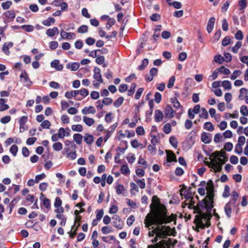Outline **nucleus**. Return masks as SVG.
Masks as SVG:
<instances>
[{"label":"nucleus","mask_w":248,"mask_h":248,"mask_svg":"<svg viewBox=\"0 0 248 248\" xmlns=\"http://www.w3.org/2000/svg\"><path fill=\"white\" fill-rule=\"evenodd\" d=\"M167 209L165 205L160 204L154 212L153 216L148 214L144 220L145 227L149 228L152 225H161L171 222L176 219L175 216L172 214L167 215Z\"/></svg>","instance_id":"nucleus-1"},{"label":"nucleus","mask_w":248,"mask_h":248,"mask_svg":"<svg viewBox=\"0 0 248 248\" xmlns=\"http://www.w3.org/2000/svg\"><path fill=\"white\" fill-rule=\"evenodd\" d=\"M210 217L206 213H202L201 216H196L194 223L196 226L202 229L209 227L210 226Z\"/></svg>","instance_id":"nucleus-2"},{"label":"nucleus","mask_w":248,"mask_h":248,"mask_svg":"<svg viewBox=\"0 0 248 248\" xmlns=\"http://www.w3.org/2000/svg\"><path fill=\"white\" fill-rule=\"evenodd\" d=\"M158 241L157 237L156 236L152 240V243H155L154 245H151L148 246V248H170V244L169 242L162 240L157 243Z\"/></svg>","instance_id":"nucleus-3"},{"label":"nucleus","mask_w":248,"mask_h":248,"mask_svg":"<svg viewBox=\"0 0 248 248\" xmlns=\"http://www.w3.org/2000/svg\"><path fill=\"white\" fill-rule=\"evenodd\" d=\"M211 162L205 161V164L209 168L214 169L215 172H219L222 170V165L217 160H212L211 158Z\"/></svg>","instance_id":"nucleus-4"},{"label":"nucleus","mask_w":248,"mask_h":248,"mask_svg":"<svg viewBox=\"0 0 248 248\" xmlns=\"http://www.w3.org/2000/svg\"><path fill=\"white\" fill-rule=\"evenodd\" d=\"M213 198L214 196L212 195L207 196L205 198V208L209 214L213 207Z\"/></svg>","instance_id":"nucleus-5"},{"label":"nucleus","mask_w":248,"mask_h":248,"mask_svg":"<svg viewBox=\"0 0 248 248\" xmlns=\"http://www.w3.org/2000/svg\"><path fill=\"white\" fill-rule=\"evenodd\" d=\"M20 78L22 79L23 82L26 84V86L29 87L31 85L32 82L30 80L27 73L25 70H22Z\"/></svg>","instance_id":"nucleus-6"},{"label":"nucleus","mask_w":248,"mask_h":248,"mask_svg":"<svg viewBox=\"0 0 248 248\" xmlns=\"http://www.w3.org/2000/svg\"><path fill=\"white\" fill-rule=\"evenodd\" d=\"M113 225L114 227L118 229H122L124 227V223L121 218L118 215H115L112 217Z\"/></svg>","instance_id":"nucleus-7"},{"label":"nucleus","mask_w":248,"mask_h":248,"mask_svg":"<svg viewBox=\"0 0 248 248\" xmlns=\"http://www.w3.org/2000/svg\"><path fill=\"white\" fill-rule=\"evenodd\" d=\"M93 78L97 80L99 83L103 82V79L100 73V69L97 67H95L93 69Z\"/></svg>","instance_id":"nucleus-8"},{"label":"nucleus","mask_w":248,"mask_h":248,"mask_svg":"<svg viewBox=\"0 0 248 248\" xmlns=\"http://www.w3.org/2000/svg\"><path fill=\"white\" fill-rule=\"evenodd\" d=\"M235 205H233V203L232 201L228 202L224 207L225 214L228 218H230L231 217L232 210V207H234Z\"/></svg>","instance_id":"nucleus-9"},{"label":"nucleus","mask_w":248,"mask_h":248,"mask_svg":"<svg viewBox=\"0 0 248 248\" xmlns=\"http://www.w3.org/2000/svg\"><path fill=\"white\" fill-rule=\"evenodd\" d=\"M205 198L202 201L199 202L197 206H194L193 209L195 211H196L198 214H202L201 209L205 208Z\"/></svg>","instance_id":"nucleus-10"},{"label":"nucleus","mask_w":248,"mask_h":248,"mask_svg":"<svg viewBox=\"0 0 248 248\" xmlns=\"http://www.w3.org/2000/svg\"><path fill=\"white\" fill-rule=\"evenodd\" d=\"M171 103L173 104V107L177 108H180L181 111L178 113L179 114V116H180L183 112V107L180 105L179 101L177 99L176 97L172 98L171 99Z\"/></svg>","instance_id":"nucleus-11"},{"label":"nucleus","mask_w":248,"mask_h":248,"mask_svg":"<svg viewBox=\"0 0 248 248\" xmlns=\"http://www.w3.org/2000/svg\"><path fill=\"white\" fill-rule=\"evenodd\" d=\"M211 156L213 157L214 158H217L218 157H222L223 159L225 160H228V158L226 155L225 152L221 151H215L213 153H212Z\"/></svg>","instance_id":"nucleus-12"},{"label":"nucleus","mask_w":248,"mask_h":248,"mask_svg":"<svg viewBox=\"0 0 248 248\" xmlns=\"http://www.w3.org/2000/svg\"><path fill=\"white\" fill-rule=\"evenodd\" d=\"M167 154V161L168 162H171L172 161H176V157L174 153L170 150H166Z\"/></svg>","instance_id":"nucleus-13"},{"label":"nucleus","mask_w":248,"mask_h":248,"mask_svg":"<svg viewBox=\"0 0 248 248\" xmlns=\"http://www.w3.org/2000/svg\"><path fill=\"white\" fill-rule=\"evenodd\" d=\"M207 184L206 189L208 193V196H214V184L211 180H210Z\"/></svg>","instance_id":"nucleus-14"},{"label":"nucleus","mask_w":248,"mask_h":248,"mask_svg":"<svg viewBox=\"0 0 248 248\" xmlns=\"http://www.w3.org/2000/svg\"><path fill=\"white\" fill-rule=\"evenodd\" d=\"M174 111L172 108L170 106L167 105L165 109V114L166 116L169 118H172L174 117Z\"/></svg>","instance_id":"nucleus-15"},{"label":"nucleus","mask_w":248,"mask_h":248,"mask_svg":"<svg viewBox=\"0 0 248 248\" xmlns=\"http://www.w3.org/2000/svg\"><path fill=\"white\" fill-rule=\"evenodd\" d=\"M75 34L73 32H66L63 30L61 31V36L62 39H72L75 36Z\"/></svg>","instance_id":"nucleus-16"},{"label":"nucleus","mask_w":248,"mask_h":248,"mask_svg":"<svg viewBox=\"0 0 248 248\" xmlns=\"http://www.w3.org/2000/svg\"><path fill=\"white\" fill-rule=\"evenodd\" d=\"M215 18L214 17L209 18L206 27L207 31L208 33H210L212 31L215 25Z\"/></svg>","instance_id":"nucleus-17"},{"label":"nucleus","mask_w":248,"mask_h":248,"mask_svg":"<svg viewBox=\"0 0 248 248\" xmlns=\"http://www.w3.org/2000/svg\"><path fill=\"white\" fill-rule=\"evenodd\" d=\"M201 140L205 144H208L211 142L212 140L209 133L203 132L201 134Z\"/></svg>","instance_id":"nucleus-18"},{"label":"nucleus","mask_w":248,"mask_h":248,"mask_svg":"<svg viewBox=\"0 0 248 248\" xmlns=\"http://www.w3.org/2000/svg\"><path fill=\"white\" fill-rule=\"evenodd\" d=\"M59 33V29L57 27H55L52 29H48L46 31V34L49 37H53L56 34H58Z\"/></svg>","instance_id":"nucleus-19"},{"label":"nucleus","mask_w":248,"mask_h":248,"mask_svg":"<svg viewBox=\"0 0 248 248\" xmlns=\"http://www.w3.org/2000/svg\"><path fill=\"white\" fill-rule=\"evenodd\" d=\"M165 226L162 227V228L157 227L156 230V235L157 237L163 238L166 236V233L164 231Z\"/></svg>","instance_id":"nucleus-20"},{"label":"nucleus","mask_w":248,"mask_h":248,"mask_svg":"<svg viewBox=\"0 0 248 248\" xmlns=\"http://www.w3.org/2000/svg\"><path fill=\"white\" fill-rule=\"evenodd\" d=\"M51 66L58 71H61L63 69V65L60 64L58 60H55L51 62Z\"/></svg>","instance_id":"nucleus-21"},{"label":"nucleus","mask_w":248,"mask_h":248,"mask_svg":"<svg viewBox=\"0 0 248 248\" xmlns=\"http://www.w3.org/2000/svg\"><path fill=\"white\" fill-rule=\"evenodd\" d=\"M163 118V114L162 111L159 109H157L155 111V120L156 122H161Z\"/></svg>","instance_id":"nucleus-22"},{"label":"nucleus","mask_w":248,"mask_h":248,"mask_svg":"<svg viewBox=\"0 0 248 248\" xmlns=\"http://www.w3.org/2000/svg\"><path fill=\"white\" fill-rule=\"evenodd\" d=\"M96 110L94 107L92 106H90L89 107H85L82 109V113L83 114H87L89 113L94 114Z\"/></svg>","instance_id":"nucleus-23"},{"label":"nucleus","mask_w":248,"mask_h":248,"mask_svg":"<svg viewBox=\"0 0 248 248\" xmlns=\"http://www.w3.org/2000/svg\"><path fill=\"white\" fill-rule=\"evenodd\" d=\"M79 67V64L77 62H73L72 63H68L66 64V68L68 69H71L73 71L77 70Z\"/></svg>","instance_id":"nucleus-24"},{"label":"nucleus","mask_w":248,"mask_h":248,"mask_svg":"<svg viewBox=\"0 0 248 248\" xmlns=\"http://www.w3.org/2000/svg\"><path fill=\"white\" fill-rule=\"evenodd\" d=\"M13 46V43L12 42L5 43L3 44L2 46V50L4 51L6 54L8 55L10 53L9 51V49L10 47H12Z\"/></svg>","instance_id":"nucleus-25"},{"label":"nucleus","mask_w":248,"mask_h":248,"mask_svg":"<svg viewBox=\"0 0 248 248\" xmlns=\"http://www.w3.org/2000/svg\"><path fill=\"white\" fill-rule=\"evenodd\" d=\"M83 137L80 134H75L73 135V139L74 141L78 145L81 144L82 143Z\"/></svg>","instance_id":"nucleus-26"},{"label":"nucleus","mask_w":248,"mask_h":248,"mask_svg":"<svg viewBox=\"0 0 248 248\" xmlns=\"http://www.w3.org/2000/svg\"><path fill=\"white\" fill-rule=\"evenodd\" d=\"M55 19L52 17H49L47 19L44 20L42 21V24L46 26H49L52 23H54Z\"/></svg>","instance_id":"nucleus-27"},{"label":"nucleus","mask_w":248,"mask_h":248,"mask_svg":"<svg viewBox=\"0 0 248 248\" xmlns=\"http://www.w3.org/2000/svg\"><path fill=\"white\" fill-rule=\"evenodd\" d=\"M28 121V117L26 116H23L19 119V128L20 132H22L21 128H23L24 125Z\"/></svg>","instance_id":"nucleus-28"},{"label":"nucleus","mask_w":248,"mask_h":248,"mask_svg":"<svg viewBox=\"0 0 248 248\" xmlns=\"http://www.w3.org/2000/svg\"><path fill=\"white\" fill-rule=\"evenodd\" d=\"M84 139L87 144H91L93 141V137L92 135L86 134Z\"/></svg>","instance_id":"nucleus-29"},{"label":"nucleus","mask_w":248,"mask_h":248,"mask_svg":"<svg viewBox=\"0 0 248 248\" xmlns=\"http://www.w3.org/2000/svg\"><path fill=\"white\" fill-rule=\"evenodd\" d=\"M83 121L88 126H91L94 123V120L93 118H91L86 116L83 117Z\"/></svg>","instance_id":"nucleus-30"},{"label":"nucleus","mask_w":248,"mask_h":248,"mask_svg":"<svg viewBox=\"0 0 248 248\" xmlns=\"http://www.w3.org/2000/svg\"><path fill=\"white\" fill-rule=\"evenodd\" d=\"M4 15L7 18L14 19L16 16V14L14 10H9L4 13Z\"/></svg>","instance_id":"nucleus-31"},{"label":"nucleus","mask_w":248,"mask_h":248,"mask_svg":"<svg viewBox=\"0 0 248 248\" xmlns=\"http://www.w3.org/2000/svg\"><path fill=\"white\" fill-rule=\"evenodd\" d=\"M149 63V60L148 59L145 58L143 59L140 65L138 67V69L140 70H143L147 66Z\"/></svg>","instance_id":"nucleus-32"},{"label":"nucleus","mask_w":248,"mask_h":248,"mask_svg":"<svg viewBox=\"0 0 248 248\" xmlns=\"http://www.w3.org/2000/svg\"><path fill=\"white\" fill-rule=\"evenodd\" d=\"M204 128L209 131H213L214 130V126L211 122H207L204 123Z\"/></svg>","instance_id":"nucleus-33"},{"label":"nucleus","mask_w":248,"mask_h":248,"mask_svg":"<svg viewBox=\"0 0 248 248\" xmlns=\"http://www.w3.org/2000/svg\"><path fill=\"white\" fill-rule=\"evenodd\" d=\"M121 172L124 175H127L130 173V170L126 164L123 165L121 167Z\"/></svg>","instance_id":"nucleus-34"},{"label":"nucleus","mask_w":248,"mask_h":248,"mask_svg":"<svg viewBox=\"0 0 248 248\" xmlns=\"http://www.w3.org/2000/svg\"><path fill=\"white\" fill-rule=\"evenodd\" d=\"M135 181L138 184L139 186L141 189H144L145 187L146 184L145 183V180L144 178L142 179H134Z\"/></svg>","instance_id":"nucleus-35"},{"label":"nucleus","mask_w":248,"mask_h":248,"mask_svg":"<svg viewBox=\"0 0 248 248\" xmlns=\"http://www.w3.org/2000/svg\"><path fill=\"white\" fill-rule=\"evenodd\" d=\"M20 27L28 32H31L34 30V27L31 25H24Z\"/></svg>","instance_id":"nucleus-36"},{"label":"nucleus","mask_w":248,"mask_h":248,"mask_svg":"<svg viewBox=\"0 0 248 248\" xmlns=\"http://www.w3.org/2000/svg\"><path fill=\"white\" fill-rule=\"evenodd\" d=\"M170 144L175 148H176L178 146V141L175 137L171 136L170 138Z\"/></svg>","instance_id":"nucleus-37"},{"label":"nucleus","mask_w":248,"mask_h":248,"mask_svg":"<svg viewBox=\"0 0 248 248\" xmlns=\"http://www.w3.org/2000/svg\"><path fill=\"white\" fill-rule=\"evenodd\" d=\"M124 98L122 97H119L113 103V105L116 108L119 107L123 103Z\"/></svg>","instance_id":"nucleus-38"},{"label":"nucleus","mask_w":248,"mask_h":248,"mask_svg":"<svg viewBox=\"0 0 248 248\" xmlns=\"http://www.w3.org/2000/svg\"><path fill=\"white\" fill-rule=\"evenodd\" d=\"M88 31V27L87 25H83L78 29V32L80 33H84Z\"/></svg>","instance_id":"nucleus-39"},{"label":"nucleus","mask_w":248,"mask_h":248,"mask_svg":"<svg viewBox=\"0 0 248 248\" xmlns=\"http://www.w3.org/2000/svg\"><path fill=\"white\" fill-rule=\"evenodd\" d=\"M202 113L199 115V117L201 118L207 119L209 117L208 113L207 110L204 108H202Z\"/></svg>","instance_id":"nucleus-40"},{"label":"nucleus","mask_w":248,"mask_h":248,"mask_svg":"<svg viewBox=\"0 0 248 248\" xmlns=\"http://www.w3.org/2000/svg\"><path fill=\"white\" fill-rule=\"evenodd\" d=\"M224 61V58L221 55H217L214 57V61L216 63L222 64Z\"/></svg>","instance_id":"nucleus-41"},{"label":"nucleus","mask_w":248,"mask_h":248,"mask_svg":"<svg viewBox=\"0 0 248 248\" xmlns=\"http://www.w3.org/2000/svg\"><path fill=\"white\" fill-rule=\"evenodd\" d=\"M115 23V20L113 18H109L106 25V27L109 29Z\"/></svg>","instance_id":"nucleus-42"},{"label":"nucleus","mask_w":248,"mask_h":248,"mask_svg":"<svg viewBox=\"0 0 248 248\" xmlns=\"http://www.w3.org/2000/svg\"><path fill=\"white\" fill-rule=\"evenodd\" d=\"M222 86L227 90H231L232 88L231 82L229 80H224L222 82Z\"/></svg>","instance_id":"nucleus-43"},{"label":"nucleus","mask_w":248,"mask_h":248,"mask_svg":"<svg viewBox=\"0 0 248 248\" xmlns=\"http://www.w3.org/2000/svg\"><path fill=\"white\" fill-rule=\"evenodd\" d=\"M52 147L55 151H59L62 149V144L61 142H57L54 143Z\"/></svg>","instance_id":"nucleus-44"},{"label":"nucleus","mask_w":248,"mask_h":248,"mask_svg":"<svg viewBox=\"0 0 248 248\" xmlns=\"http://www.w3.org/2000/svg\"><path fill=\"white\" fill-rule=\"evenodd\" d=\"M163 131L166 134H168L170 133L171 131V127L170 124L167 123L164 125Z\"/></svg>","instance_id":"nucleus-45"},{"label":"nucleus","mask_w":248,"mask_h":248,"mask_svg":"<svg viewBox=\"0 0 248 248\" xmlns=\"http://www.w3.org/2000/svg\"><path fill=\"white\" fill-rule=\"evenodd\" d=\"M242 43L241 42L238 41L236 42L235 46L232 48V51L234 53H237L238 51V49L241 47Z\"/></svg>","instance_id":"nucleus-46"},{"label":"nucleus","mask_w":248,"mask_h":248,"mask_svg":"<svg viewBox=\"0 0 248 248\" xmlns=\"http://www.w3.org/2000/svg\"><path fill=\"white\" fill-rule=\"evenodd\" d=\"M130 185L131 186L130 192L132 195H134L135 194V192H133L134 190L136 192H139V188L136 184L133 182H131L130 183Z\"/></svg>","instance_id":"nucleus-47"},{"label":"nucleus","mask_w":248,"mask_h":248,"mask_svg":"<svg viewBox=\"0 0 248 248\" xmlns=\"http://www.w3.org/2000/svg\"><path fill=\"white\" fill-rule=\"evenodd\" d=\"M124 190L125 189L122 185H118L116 186V193L118 195H120L123 193V192L124 191Z\"/></svg>","instance_id":"nucleus-48"},{"label":"nucleus","mask_w":248,"mask_h":248,"mask_svg":"<svg viewBox=\"0 0 248 248\" xmlns=\"http://www.w3.org/2000/svg\"><path fill=\"white\" fill-rule=\"evenodd\" d=\"M136 87H137V84L135 83H133L131 84V86L130 89H129L128 90L127 95L128 96H131L132 95H133L134 94L135 91V88Z\"/></svg>","instance_id":"nucleus-49"},{"label":"nucleus","mask_w":248,"mask_h":248,"mask_svg":"<svg viewBox=\"0 0 248 248\" xmlns=\"http://www.w3.org/2000/svg\"><path fill=\"white\" fill-rule=\"evenodd\" d=\"M41 126L44 129H49L51 126V123L48 120H45L42 122Z\"/></svg>","instance_id":"nucleus-50"},{"label":"nucleus","mask_w":248,"mask_h":248,"mask_svg":"<svg viewBox=\"0 0 248 248\" xmlns=\"http://www.w3.org/2000/svg\"><path fill=\"white\" fill-rule=\"evenodd\" d=\"M18 147L17 145L14 144L11 146L10 149V152L14 156H15L16 155Z\"/></svg>","instance_id":"nucleus-51"},{"label":"nucleus","mask_w":248,"mask_h":248,"mask_svg":"<svg viewBox=\"0 0 248 248\" xmlns=\"http://www.w3.org/2000/svg\"><path fill=\"white\" fill-rule=\"evenodd\" d=\"M233 148V144L232 142H227L224 146V149L228 152H230L232 150Z\"/></svg>","instance_id":"nucleus-52"},{"label":"nucleus","mask_w":248,"mask_h":248,"mask_svg":"<svg viewBox=\"0 0 248 248\" xmlns=\"http://www.w3.org/2000/svg\"><path fill=\"white\" fill-rule=\"evenodd\" d=\"M12 2L10 0H7L5 2H2L1 4V7L3 9L7 10L11 6Z\"/></svg>","instance_id":"nucleus-53"},{"label":"nucleus","mask_w":248,"mask_h":248,"mask_svg":"<svg viewBox=\"0 0 248 248\" xmlns=\"http://www.w3.org/2000/svg\"><path fill=\"white\" fill-rule=\"evenodd\" d=\"M217 70H218L220 73L225 75H229L231 73L230 70L224 66H221L219 68L217 69Z\"/></svg>","instance_id":"nucleus-54"},{"label":"nucleus","mask_w":248,"mask_h":248,"mask_svg":"<svg viewBox=\"0 0 248 248\" xmlns=\"http://www.w3.org/2000/svg\"><path fill=\"white\" fill-rule=\"evenodd\" d=\"M71 128L74 131L82 132L83 130V127L81 124L73 125Z\"/></svg>","instance_id":"nucleus-55"},{"label":"nucleus","mask_w":248,"mask_h":248,"mask_svg":"<svg viewBox=\"0 0 248 248\" xmlns=\"http://www.w3.org/2000/svg\"><path fill=\"white\" fill-rule=\"evenodd\" d=\"M184 190H185V192L187 193L186 195H187L188 196L193 197L192 188L191 187H189L188 188H187L186 186H184L183 187L181 188V191H183Z\"/></svg>","instance_id":"nucleus-56"},{"label":"nucleus","mask_w":248,"mask_h":248,"mask_svg":"<svg viewBox=\"0 0 248 248\" xmlns=\"http://www.w3.org/2000/svg\"><path fill=\"white\" fill-rule=\"evenodd\" d=\"M232 203H233V205H235L236 202L238 198V194L235 191H233L232 192Z\"/></svg>","instance_id":"nucleus-57"},{"label":"nucleus","mask_w":248,"mask_h":248,"mask_svg":"<svg viewBox=\"0 0 248 248\" xmlns=\"http://www.w3.org/2000/svg\"><path fill=\"white\" fill-rule=\"evenodd\" d=\"M101 231L104 234H107L112 232V229L111 227L108 226L103 227L101 229Z\"/></svg>","instance_id":"nucleus-58"},{"label":"nucleus","mask_w":248,"mask_h":248,"mask_svg":"<svg viewBox=\"0 0 248 248\" xmlns=\"http://www.w3.org/2000/svg\"><path fill=\"white\" fill-rule=\"evenodd\" d=\"M240 112L244 116L248 115V110L247 107L245 105H243L240 108Z\"/></svg>","instance_id":"nucleus-59"},{"label":"nucleus","mask_w":248,"mask_h":248,"mask_svg":"<svg viewBox=\"0 0 248 248\" xmlns=\"http://www.w3.org/2000/svg\"><path fill=\"white\" fill-rule=\"evenodd\" d=\"M136 132L138 135H143L145 134L144 129L141 126L137 127L136 129Z\"/></svg>","instance_id":"nucleus-60"},{"label":"nucleus","mask_w":248,"mask_h":248,"mask_svg":"<svg viewBox=\"0 0 248 248\" xmlns=\"http://www.w3.org/2000/svg\"><path fill=\"white\" fill-rule=\"evenodd\" d=\"M57 134L59 136L60 139H63L65 136V129L62 127L60 128Z\"/></svg>","instance_id":"nucleus-61"},{"label":"nucleus","mask_w":248,"mask_h":248,"mask_svg":"<svg viewBox=\"0 0 248 248\" xmlns=\"http://www.w3.org/2000/svg\"><path fill=\"white\" fill-rule=\"evenodd\" d=\"M222 138H223V137H222V135L220 133H218L216 134L215 135L214 140L215 142L218 143L220 141L222 140Z\"/></svg>","instance_id":"nucleus-62"},{"label":"nucleus","mask_w":248,"mask_h":248,"mask_svg":"<svg viewBox=\"0 0 248 248\" xmlns=\"http://www.w3.org/2000/svg\"><path fill=\"white\" fill-rule=\"evenodd\" d=\"M161 18L160 15L158 14L155 13L150 16V19L153 21H157Z\"/></svg>","instance_id":"nucleus-63"},{"label":"nucleus","mask_w":248,"mask_h":248,"mask_svg":"<svg viewBox=\"0 0 248 248\" xmlns=\"http://www.w3.org/2000/svg\"><path fill=\"white\" fill-rule=\"evenodd\" d=\"M243 37L244 36L242 31L240 30L237 31L235 34V38L237 40H241L243 39Z\"/></svg>","instance_id":"nucleus-64"}]
</instances>
